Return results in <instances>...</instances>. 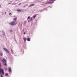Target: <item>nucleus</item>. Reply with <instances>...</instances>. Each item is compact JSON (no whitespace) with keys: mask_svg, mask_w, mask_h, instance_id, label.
<instances>
[{"mask_svg":"<svg viewBox=\"0 0 77 77\" xmlns=\"http://www.w3.org/2000/svg\"><path fill=\"white\" fill-rule=\"evenodd\" d=\"M49 4H51L53 3V2H48Z\"/></svg>","mask_w":77,"mask_h":77,"instance_id":"obj_13","label":"nucleus"},{"mask_svg":"<svg viewBox=\"0 0 77 77\" xmlns=\"http://www.w3.org/2000/svg\"><path fill=\"white\" fill-rule=\"evenodd\" d=\"M0 6H1V5H0Z\"/></svg>","mask_w":77,"mask_h":77,"instance_id":"obj_26","label":"nucleus"},{"mask_svg":"<svg viewBox=\"0 0 77 77\" xmlns=\"http://www.w3.org/2000/svg\"><path fill=\"white\" fill-rule=\"evenodd\" d=\"M8 75V74L7 73H6L5 74V76H6Z\"/></svg>","mask_w":77,"mask_h":77,"instance_id":"obj_18","label":"nucleus"},{"mask_svg":"<svg viewBox=\"0 0 77 77\" xmlns=\"http://www.w3.org/2000/svg\"><path fill=\"white\" fill-rule=\"evenodd\" d=\"M8 68L9 72L10 73V72H12V69H11V68L8 67Z\"/></svg>","mask_w":77,"mask_h":77,"instance_id":"obj_5","label":"nucleus"},{"mask_svg":"<svg viewBox=\"0 0 77 77\" xmlns=\"http://www.w3.org/2000/svg\"><path fill=\"white\" fill-rule=\"evenodd\" d=\"M23 39H24V41L25 42H26V38H23Z\"/></svg>","mask_w":77,"mask_h":77,"instance_id":"obj_6","label":"nucleus"},{"mask_svg":"<svg viewBox=\"0 0 77 77\" xmlns=\"http://www.w3.org/2000/svg\"><path fill=\"white\" fill-rule=\"evenodd\" d=\"M23 34H26V32H24V33H23Z\"/></svg>","mask_w":77,"mask_h":77,"instance_id":"obj_23","label":"nucleus"},{"mask_svg":"<svg viewBox=\"0 0 77 77\" xmlns=\"http://www.w3.org/2000/svg\"><path fill=\"white\" fill-rule=\"evenodd\" d=\"M27 40L28 41H30V38H28L27 39Z\"/></svg>","mask_w":77,"mask_h":77,"instance_id":"obj_12","label":"nucleus"},{"mask_svg":"<svg viewBox=\"0 0 77 77\" xmlns=\"http://www.w3.org/2000/svg\"><path fill=\"white\" fill-rule=\"evenodd\" d=\"M30 20H31V21H32L33 20V18H32V17L31 18Z\"/></svg>","mask_w":77,"mask_h":77,"instance_id":"obj_15","label":"nucleus"},{"mask_svg":"<svg viewBox=\"0 0 77 77\" xmlns=\"http://www.w3.org/2000/svg\"><path fill=\"white\" fill-rule=\"evenodd\" d=\"M21 5V3H20L19 5Z\"/></svg>","mask_w":77,"mask_h":77,"instance_id":"obj_24","label":"nucleus"},{"mask_svg":"<svg viewBox=\"0 0 77 77\" xmlns=\"http://www.w3.org/2000/svg\"><path fill=\"white\" fill-rule=\"evenodd\" d=\"M2 73V75H4V70L3 69H2L1 68H0V74H1V73Z\"/></svg>","mask_w":77,"mask_h":77,"instance_id":"obj_3","label":"nucleus"},{"mask_svg":"<svg viewBox=\"0 0 77 77\" xmlns=\"http://www.w3.org/2000/svg\"><path fill=\"white\" fill-rule=\"evenodd\" d=\"M36 17V15H35L34 16H33V18H34V19H35V17Z\"/></svg>","mask_w":77,"mask_h":77,"instance_id":"obj_11","label":"nucleus"},{"mask_svg":"<svg viewBox=\"0 0 77 77\" xmlns=\"http://www.w3.org/2000/svg\"><path fill=\"white\" fill-rule=\"evenodd\" d=\"M9 24H11V26H14L16 25L17 24V22L16 21L12 22L9 23Z\"/></svg>","mask_w":77,"mask_h":77,"instance_id":"obj_1","label":"nucleus"},{"mask_svg":"<svg viewBox=\"0 0 77 77\" xmlns=\"http://www.w3.org/2000/svg\"><path fill=\"white\" fill-rule=\"evenodd\" d=\"M10 32H12V30H11L10 31Z\"/></svg>","mask_w":77,"mask_h":77,"instance_id":"obj_20","label":"nucleus"},{"mask_svg":"<svg viewBox=\"0 0 77 77\" xmlns=\"http://www.w3.org/2000/svg\"><path fill=\"white\" fill-rule=\"evenodd\" d=\"M11 51L13 53V54H14V52H13V51L12 49H11Z\"/></svg>","mask_w":77,"mask_h":77,"instance_id":"obj_19","label":"nucleus"},{"mask_svg":"<svg viewBox=\"0 0 77 77\" xmlns=\"http://www.w3.org/2000/svg\"><path fill=\"white\" fill-rule=\"evenodd\" d=\"M7 69V68H6V69Z\"/></svg>","mask_w":77,"mask_h":77,"instance_id":"obj_25","label":"nucleus"},{"mask_svg":"<svg viewBox=\"0 0 77 77\" xmlns=\"http://www.w3.org/2000/svg\"><path fill=\"white\" fill-rule=\"evenodd\" d=\"M1 77H3V75H1Z\"/></svg>","mask_w":77,"mask_h":77,"instance_id":"obj_21","label":"nucleus"},{"mask_svg":"<svg viewBox=\"0 0 77 77\" xmlns=\"http://www.w3.org/2000/svg\"><path fill=\"white\" fill-rule=\"evenodd\" d=\"M47 3H48L49 4V3H48V2L45 3V4H47Z\"/></svg>","mask_w":77,"mask_h":77,"instance_id":"obj_22","label":"nucleus"},{"mask_svg":"<svg viewBox=\"0 0 77 77\" xmlns=\"http://www.w3.org/2000/svg\"><path fill=\"white\" fill-rule=\"evenodd\" d=\"M17 11H18V12H21V10L20 9H17Z\"/></svg>","mask_w":77,"mask_h":77,"instance_id":"obj_7","label":"nucleus"},{"mask_svg":"<svg viewBox=\"0 0 77 77\" xmlns=\"http://www.w3.org/2000/svg\"><path fill=\"white\" fill-rule=\"evenodd\" d=\"M35 5V4H31L30 5V6H34Z\"/></svg>","mask_w":77,"mask_h":77,"instance_id":"obj_9","label":"nucleus"},{"mask_svg":"<svg viewBox=\"0 0 77 77\" xmlns=\"http://www.w3.org/2000/svg\"><path fill=\"white\" fill-rule=\"evenodd\" d=\"M12 15V14L11 13H10L9 14V15Z\"/></svg>","mask_w":77,"mask_h":77,"instance_id":"obj_16","label":"nucleus"},{"mask_svg":"<svg viewBox=\"0 0 77 77\" xmlns=\"http://www.w3.org/2000/svg\"><path fill=\"white\" fill-rule=\"evenodd\" d=\"M3 62L4 63V65L5 66H6L7 65V64H6V60L5 58H3L2 60Z\"/></svg>","mask_w":77,"mask_h":77,"instance_id":"obj_2","label":"nucleus"},{"mask_svg":"<svg viewBox=\"0 0 77 77\" xmlns=\"http://www.w3.org/2000/svg\"><path fill=\"white\" fill-rule=\"evenodd\" d=\"M0 55L1 56H3V54H2V53L0 52Z\"/></svg>","mask_w":77,"mask_h":77,"instance_id":"obj_10","label":"nucleus"},{"mask_svg":"<svg viewBox=\"0 0 77 77\" xmlns=\"http://www.w3.org/2000/svg\"><path fill=\"white\" fill-rule=\"evenodd\" d=\"M17 20V17H15L14 19H13V20H14V21H16Z\"/></svg>","mask_w":77,"mask_h":77,"instance_id":"obj_8","label":"nucleus"},{"mask_svg":"<svg viewBox=\"0 0 77 77\" xmlns=\"http://www.w3.org/2000/svg\"><path fill=\"white\" fill-rule=\"evenodd\" d=\"M50 1H51V2H54L55 1V0H50Z\"/></svg>","mask_w":77,"mask_h":77,"instance_id":"obj_14","label":"nucleus"},{"mask_svg":"<svg viewBox=\"0 0 77 77\" xmlns=\"http://www.w3.org/2000/svg\"><path fill=\"white\" fill-rule=\"evenodd\" d=\"M4 50L5 51L6 53H9V51H8V49H7L5 48H4Z\"/></svg>","mask_w":77,"mask_h":77,"instance_id":"obj_4","label":"nucleus"},{"mask_svg":"<svg viewBox=\"0 0 77 77\" xmlns=\"http://www.w3.org/2000/svg\"><path fill=\"white\" fill-rule=\"evenodd\" d=\"M30 16L28 17L27 18V19H29L30 18Z\"/></svg>","mask_w":77,"mask_h":77,"instance_id":"obj_17","label":"nucleus"}]
</instances>
